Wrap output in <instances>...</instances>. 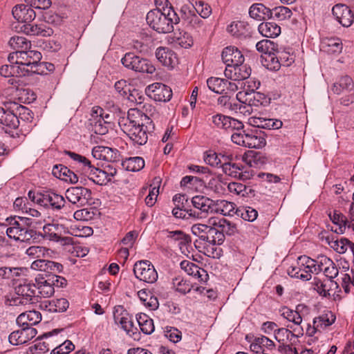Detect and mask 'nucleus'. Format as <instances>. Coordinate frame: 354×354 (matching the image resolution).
<instances>
[{
  "mask_svg": "<svg viewBox=\"0 0 354 354\" xmlns=\"http://www.w3.org/2000/svg\"><path fill=\"white\" fill-rule=\"evenodd\" d=\"M321 272L330 280L339 274L334 262L325 255L318 256L315 259L305 255L300 256L287 270L290 277L303 281H308L311 279L312 274H317Z\"/></svg>",
  "mask_w": 354,
  "mask_h": 354,
  "instance_id": "1",
  "label": "nucleus"
},
{
  "mask_svg": "<svg viewBox=\"0 0 354 354\" xmlns=\"http://www.w3.org/2000/svg\"><path fill=\"white\" fill-rule=\"evenodd\" d=\"M149 120L146 115H142L138 109H130L127 118H123L120 122L122 131L127 135L134 145H143L148 140V133L154 129V124L150 120L148 125L143 124V119Z\"/></svg>",
  "mask_w": 354,
  "mask_h": 354,
  "instance_id": "2",
  "label": "nucleus"
},
{
  "mask_svg": "<svg viewBox=\"0 0 354 354\" xmlns=\"http://www.w3.org/2000/svg\"><path fill=\"white\" fill-rule=\"evenodd\" d=\"M65 153L73 160V167L77 169V172L88 177L94 183L98 185H103L111 180V176L116 174V170L110 173V175L105 171L96 168L91 165V161L85 156L71 151H66Z\"/></svg>",
  "mask_w": 354,
  "mask_h": 354,
  "instance_id": "3",
  "label": "nucleus"
},
{
  "mask_svg": "<svg viewBox=\"0 0 354 354\" xmlns=\"http://www.w3.org/2000/svg\"><path fill=\"white\" fill-rule=\"evenodd\" d=\"M148 25L157 32L169 33L173 31L174 25L180 21V17L172 7L162 12L160 9H153L148 12L146 17Z\"/></svg>",
  "mask_w": 354,
  "mask_h": 354,
  "instance_id": "4",
  "label": "nucleus"
},
{
  "mask_svg": "<svg viewBox=\"0 0 354 354\" xmlns=\"http://www.w3.org/2000/svg\"><path fill=\"white\" fill-rule=\"evenodd\" d=\"M223 159L224 162L221 168L225 175L241 180H249L254 176V171L251 169L252 167L251 159L248 160L246 158L245 160L248 166L232 162V156H223Z\"/></svg>",
  "mask_w": 354,
  "mask_h": 354,
  "instance_id": "5",
  "label": "nucleus"
},
{
  "mask_svg": "<svg viewBox=\"0 0 354 354\" xmlns=\"http://www.w3.org/2000/svg\"><path fill=\"white\" fill-rule=\"evenodd\" d=\"M121 63L126 68L136 72L153 74L156 71L155 66L150 61L131 52L124 55L121 59Z\"/></svg>",
  "mask_w": 354,
  "mask_h": 354,
  "instance_id": "6",
  "label": "nucleus"
},
{
  "mask_svg": "<svg viewBox=\"0 0 354 354\" xmlns=\"http://www.w3.org/2000/svg\"><path fill=\"white\" fill-rule=\"evenodd\" d=\"M37 288L35 283L24 281L15 287V296L12 297L10 305L20 306L32 303V298L36 296Z\"/></svg>",
  "mask_w": 354,
  "mask_h": 354,
  "instance_id": "7",
  "label": "nucleus"
},
{
  "mask_svg": "<svg viewBox=\"0 0 354 354\" xmlns=\"http://www.w3.org/2000/svg\"><path fill=\"white\" fill-rule=\"evenodd\" d=\"M109 118V114L104 113L101 107H93L89 119L91 131L99 135L106 134L108 132Z\"/></svg>",
  "mask_w": 354,
  "mask_h": 354,
  "instance_id": "8",
  "label": "nucleus"
},
{
  "mask_svg": "<svg viewBox=\"0 0 354 354\" xmlns=\"http://www.w3.org/2000/svg\"><path fill=\"white\" fill-rule=\"evenodd\" d=\"M191 201L194 209L190 214L194 220L206 218L209 214H212L214 201L209 197L196 195L192 197Z\"/></svg>",
  "mask_w": 354,
  "mask_h": 354,
  "instance_id": "9",
  "label": "nucleus"
},
{
  "mask_svg": "<svg viewBox=\"0 0 354 354\" xmlns=\"http://www.w3.org/2000/svg\"><path fill=\"white\" fill-rule=\"evenodd\" d=\"M133 272L140 281L153 283L158 279V273L152 263L147 261H140L134 264Z\"/></svg>",
  "mask_w": 354,
  "mask_h": 354,
  "instance_id": "10",
  "label": "nucleus"
},
{
  "mask_svg": "<svg viewBox=\"0 0 354 354\" xmlns=\"http://www.w3.org/2000/svg\"><path fill=\"white\" fill-rule=\"evenodd\" d=\"M67 200L77 206H84L91 203V191L84 187H71L65 193Z\"/></svg>",
  "mask_w": 354,
  "mask_h": 354,
  "instance_id": "11",
  "label": "nucleus"
},
{
  "mask_svg": "<svg viewBox=\"0 0 354 354\" xmlns=\"http://www.w3.org/2000/svg\"><path fill=\"white\" fill-rule=\"evenodd\" d=\"M224 74L227 79L241 84V81L248 79L250 76L251 68L243 63L237 65L231 64V66L225 67Z\"/></svg>",
  "mask_w": 354,
  "mask_h": 354,
  "instance_id": "12",
  "label": "nucleus"
},
{
  "mask_svg": "<svg viewBox=\"0 0 354 354\" xmlns=\"http://www.w3.org/2000/svg\"><path fill=\"white\" fill-rule=\"evenodd\" d=\"M146 93L157 102H168L172 96L171 89L169 86L158 82L148 86L146 88Z\"/></svg>",
  "mask_w": 354,
  "mask_h": 354,
  "instance_id": "13",
  "label": "nucleus"
},
{
  "mask_svg": "<svg viewBox=\"0 0 354 354\" xmlns=\"http://www.w3.org/2000/svg\"><path fill=\"white\" fill-rule=\"evenodd\" d=\"M209 120L215 128L226 131H230L231 129L239 130L241 127V121L221 113L212 115Z\"/></svg>",
  "mask_w": 354,
  "mask_h": 354,
  "instance_id": "14",
  "label": "nucleus"
},
{
  "mask_svg": "<svg viewBox=\"0 0 354 354\" xmlns=\"http://www.w3.org/2000/svg\"><path fill=\"white\" fill-rule=\"evenodd\" d=\"M329 217L333 223V225H328L331 231L337 234H344L347 228L354 232V219L348 221L344 215L336 211L333 214H330Z\"/></svg>",
  "mask_w": 354,
  "mask_h": 354,
  "instance_id": "15",
  "label": "nucleus"
},
{
  "mask_svg": "<svg viewBox=\"0 0 354 354\" xmlns=\"http://www.w3.org/2000/svg\"><path fill=\"white\" fill-rule=\"evenodd\" d=\"M332 13L337 21L344 27H349L354 20L351 8L344 4H336L332 8Z\"/></svg>",
  "mask_w": 354,
  "mask_h": 354,
  "instance_id": "16",
  "label": "nucleus"
},
{
  "mask_svg": "<svg viewBox=\"0 0 354 354\" xmlns=\"http://www.w3.org/2000/svg\"><path fill=\"white\" fill-rule=\"evenodd\" d=\"M40 200V206L54 209H60L64 206L65 199L62 196L53 192L42 193Z\"/></svg>",
  "mask_w": 354,
  "mask_h": 354,
  "instance_id": "17",
  "label": "nucleus"
},
{
  "mask_svg": "<svg viewBox=\"0 0 354 354\" xmlns=\"http://www.w3.org/2000/svg\"><path fill=\"white\" fill-rule=\"evenodd\" d=\"M155 55L160 63L169 69L174 68L178 63L176 53L167 47L158 48Z\"/></svg>",
  "mask_w": 354,
  "mask_h": 354,
  "instance_id": "18",
  "label": "nucleus"
},
{
  "mask_svg": "<svg viewBox=\"0 0 354 354\" xmlns=\"http://www.w3.org/2000/svg\"><path fill=\"white\" fill-rule=\"evenodd\" d=\"M12 15L19 22L26 24L32 22L36 17V13L28 4H19L12 8Z\"/></svg>",
  "mask_w": 354,
  "mask_h": 354,
  "instance_id": "19",
  "label": "nucleus"
},
{
  "mask_svg": "<svg viewBox=\"0 0 354 354\" xmlns=\"http://www.w3.org/2000/svg\"><path fill=\"white\" fill-rule=\"evenodd\" d=\"M92 155L97 160L107 162H115L118 160L120 156L117 149L104 146L94 147L92 149Z\"/></svg>",
  "mask_w": 354,
  "mask_h": 354,
  "instance_id": "20",
  "label": "nucleus"
},
{
  "mask_svg": "<svg viewBox=\"0 0 354 354\" xmlns=\"http://www.w3.org/2000/svg\"><path fill=\"white\" fill-rule=\"evenodd\" d=\"M21 30L31 36L49 37L53 34V29L44 24H36L30 22L24 24Z\"/></svg>",
  "mask_w": 354,
  "mask_h": 354,
  "instance_id": "21",
  "label": "nucleus"
},
{
  "mask_svg": "<svg viewBox=\"0 0 354 354\" xmlns=\"http://www.w3.org/2000/svg\"><path fill=\"white\" fill-rule=\"evenodd\" d=\"M236 100L241 102H248L253 108H257L263 104L266 97L259 92L249 93L248 91H241L237 93Z\"/></svg>",
  "mask_w": 354,
  "mask_h": 354,
  "instance_id": "22",
  "label": "nucleus"
},
{
  "mask_svg": "<svg viewBox=\"0 0 354 354\" xmlns=\"http://www.w3.org/2000/svg\"><path fill=\"white\" fill-rule=\"evenodd\" d=\"M0 124L6 133L16 129L19 124L17 116L10 111L0 107Z\"/></svg>",
  "mask_w": 354,
  "mask_h": 354,
  "instance_id": "23",
  "label": "nucleus"
},
{
  "mask_svg": "<svg viewBox=\"0 0 354 354\" xmlns=\"http://www.w3.org/2000/svg\"><path fill=\"white\" fill-rule=\"evenodd\" d=\"M221 57L226 66H231V64L237 65L244 62V57L241 52L234 46L225 48L222 52Z\"/></svg>",
  "mask_w": 354,
  "mask_h": 354,
  "instance_id": "24",
  "label": "nucleus"
},
{
  "mask_svg": "<svg viewBox=\"0 0 354 354\" xmlns=\"http://www.w3.org/2000/svg\"><path fill=\"white\" fill-rule=\"evenodd\" d=\"M18 55L19 64L30 67L31 71H32L36 62H38L41 59V54L37 50H19Z\"/></svg>",
  "mask_w": 354,
  "mask_h": 354,
  "instance_id": "25",
  "label": "nucleus"
},
{
  "mask_svg": "<svg viewBox=\"0 0 354 354\" xmlns=\"http://www.w3.org/2000/svg\"><path fill=\"white\" fill-rule=\"evenodd\" d=\"M180 268L184 270L187 274L198 279L201 282H206L208 279L209 276L206 270L199 268L192 262L183 261L180 263Z\"/></svg>",
  "mask_w": 354,
  "mask_h": 354,
  "instance_id": "26",
  "label": "nucleus"
},
{
  "mask_svg": "<svg viewBox=\"0 0 354 354\" xmlns=\"http://www.w3.org/2000/svg\"><path fill=\"white\" fill-rule=\"evenodd\" d=\"M208 223L213 225V226H217V227H218L220 230V232H222V234L224 236L225 234L227 236H232L237 232L236 225L234 223L223 218H209L208 219Z\"/></svg>",
  "mask_w": 354,
  "mask_h": 354,
  "instance_id": "27",
  "label": "nucleus"
},
{
  "mask_svg": "<svg viewBox=\"0 0 354 354\" xmlns=\"http://www.w3.org/2000/svg\"><path fill=\"white\" fill-rule=\"evenodd\" d=\"M335 315L331 311H326L313 319V330H318L319 332H322L327 327L331 326L335 322Z\"/></svg>",
  "mask_w": 354,
  "mask_h": 354,
  "instance_id": "28",
  "label": "nucleus"
},
{
  "mask_svg": "<svg viewBox=\"0 0 354 354\" xmlns=\"http://www.w3.org/2000/svg\"><path fill=\"white\" fill-rule=\"evenodd\" d=\"M41 320V315L39 311L29 310L20 314L17 318L18 325H26L32 327Z\"/></svg>",
  "mask_w": 354,
  "mask_h": 354,
  "instance_id": "29",
  "label": "nucleus"
},
{
  "mask_svg": "<svg viewBox=\"0 0 354 354\" xmlns=\"http://www.w3.org/2000/svg\"><path fill=\"white\" fill-rule=\"evenodd\" d=\"M44 238L55 241L62 232L68 233L63 225L58 223H48L44 226Z\"/></svg>",
  "mask_w": 354,
  "mask_h": 354,
  "instance_id": "30",
  "label": "nucleus"
},
{
  "mask_svg": "<svg viewBox=\"0 0 354 354\" xmlns=\"http://www.w3.org/2000/svg\"><path fill=\"white\" fill-rule=\"evenodd\" d=\"M354 83L352 78L348 75L340 77L332 87L335 94L340 95L344 92H349L353 89Z\"/></svg>",
  "mask_w": 354,
  "mask_h": 354,
  "instance_id": "31",
  "label": "nucleus"
},
{
  "mask_svg": "<svg viewBox=\"0 0 354 354\" xmlns=\"http://www.w3.org/2000/svg\"><path fill=\"white\" fill-rule=\"evenodd\" d=\"M235 204L225 200L214 201L213 213L220 214L223 216L233 215L235 211Z\"/></svg>",
  "mask_w": 354,
  "mask_h": 354,
  "instance_id": "32",
  "label": "nucleus"
},
{
  "mask_svg": "<svg viewBox=\"0 0 354 354\" xmlns=\"http://www.w3.org/2000/svg\"><path fill=\"white\" fill-rule=\"evenodd\" d=\"M118 310L114 313V320L118 324H120L121 328L130 335L133 332V324L131 317L127 311H122L120 314H118Z\"/></svg>",
  "mask_w": 354,
  "mask_h": 354,
  "instance_id": "33",
  "label": "nucleus"
},
{
  "mask_svg": "<svg viewBox=\"0 0 354 354\" xmlns=\"http://www.w3.org/2000/svg\"><path fill=\"white\" fill-rule=\"evenodd\" d=\"M35 284L37 288V297H50L55 292L54 287L48 278L46 279H41V280L36 279V283Z\"/></svg>",
  "mask_w": 354,
  "mask_h": 354,
  "instance_id": "34",
  "label": "nucleus"
},
{
  "mask_svg": "<svg viewBox=\"0 0 354 354\" xmlns=\"http://www.w3.org/2000/svg\"><path fill=\"white\" fill-rule=\"evenodd\" d=\"M258 30L265 37H276L281 33V28L274 22H263L259 24Z\"/></svg>",
  "mask_w": 354,
  "mask_h": 354,
  "instance_id": "35",
  "label": "nucleus"
},
{
  "mask_svg": "<svg viewBox=\"0 0 354 354\" xmlns=\"http://www.w3.org/2000/svg\"><path fill=\"white\" fill-rule=\"evenodd\" d=\"M204 241L213 245H221L224 241V235L222 234V232H220L217 226H213V225L209 224Z\"/></svg>",
  "mask_w": 354,
  "mask_h": 354,
  "instance_id": "36",
  "label": "nucleus"
},
{
  "mask_svg": "<svg viewBox=\"0 0 354 354\" xmlns=\"http://www.w3.org/2000/svg\"><path fill=\"white\" fill-rule=\"evenodd\" d=\"M313 289L315 290L320 295L327 297L330 295V290L332 286H336L333 280H321L317 277H315L312 283Z\"/></svg>",
  "mask_w": 354,
  "mask_h": 354,
  "instance_id": "37",
  "label": "nucleus"
},
{
  "mask_svg": "<svg viewBox=\"0 0 354 354\" xmlns=\"http://www.w3.org/2000/svg\"><path fill=\"white\" fill-rule=\"evenodd\" d=\"M327 242L330 247L339 254L345 253L348 248L353 250L354 244H352L347 239L341 238L339 239H334L329 237L326 238Z\"/></svg>",
  "mask_w": 354,
  "mask_h": 354,
  "instance_id": "38",
  "label": "nucleus"
},
{
  "mask_svg": "<svg viewBox=\"0 0 354 354\" xmlns=\"http://www.w3.org/2000/svg\"><path fill=\"white\" fill-rule=\"evenodd\" d=\"M270 12V8H266L262 3L253 4L249 10L250 16L259 21L269 18Z\"/></svg>",
  "mask_w": 354,
  "mask_h": 354,
  "instance_id": "39",
  "label": "nucleus"
},
{
  "mask_svg": "<svg viewBox=\"0 0 354 354\" xmlns=\"http://www.w3.org/2000/svg\"><path fill=\"white\" fill-rule=\"evenodd\" d=\"M136 319L143 333L150 335L154 331L153 321L146 314L138 315Z\"/></svg>",
  "mask_w": 354,
  "mask_h": 354,
  "instance_id": "40",
  "label": "nucleus"
},
{
  "mask_svg": "<svg viewBox=\"0 0 354 354\" xmlns=\"http://www.w3.org/2000/svg\"><path fill=\"white\" fill-rule=\"evenodd\" d=\"M274 339L281 344H296L298 342L286 328H280L276 330Z\"/></svg>",
  "mask_w": 354,
  "mask_h": 354,
  "instance_id": "41",
  "label": "nucleus"
},
{
  "mask_svg": "<svg viewBox=\"0 0 354 354\" xmlns=\"http://www.w3.org/2000/svg\"><path fill=\"white\" fill-rule=\"evenodd\" d=\"M225 186L221 176H210L207 183V188L216 194H223L225 190Z\"/></svg>",
  "mask_w": 354,
  "mask_h": 354,
  "instance_id": "42",
  "label": "nucleus"
},
{
  "mask_svg": "<svg viewBox=\"0 0 354 354\" xmlns=\"http://www.w3.org/2000/svg\"><path fill=\"white\" fill-rule=\"evenodd\" d=\"M266 145L264 137L257 133H248L246 147L260 149Z\"/></svg>",
  "mask_w": 354,
  "mask_h": 354,
  "instance_id": "43",
  "label": "nucleus"
},
{
  "mask_svg": "<svg viewBox=\"0 0 354 354\" xmlns=\"http://www.w3.org/2000/svg\"><path fill=\"white\" fill-rule=\"evenodd\" d=\"M270 11L269 18L276 19L279 21L288 19L292 15V11L285 6H277L270 9Z\"/></svg>",
  "mask_w": 354,
  "mask_h": 354,
  "instance_id": "44",
  "label": "nucleus"
},
{
  "mask_svg": "<svg viewBox=\"0 0 354 354\" xmlns=\"http://www.w3.org/2000/svg\"><path fill=\"white\" fill-rule=\"evenodd\" d=\"M9 45L14 50H27L30 47V43L23 36L15 35L9 40Z\"/></svg>",
  "mask_w": 354,
  "mask_h": 354,
  "instance_id": "45",
  "label": "nucleus"
},
{
  "mask_svg": "<svg viewBox=\"0 0 354 354\" xmlns=\"http://www.w3.org/2000/svg\"><path fill=\"white\" fill-rule=\"evenodd\" d=\"M243 128L244 125L241 122V127L239 130L231 129L230 131H232L231 140L234 144L246 147V142L248 133L245 132Z\"/></svg>",
  "mask_w": 354,
  "mask_h": 354,
  "instance_id": "46",
  "label": "nucleus"
},
{
  "mask_svg": "<svg viewBox=\"0 0 354 354\" xmlns=\"http://www.w3.org/2000/svg\"><path fill=\"white\" fill-rule=\"evenodd\" d=\"M123 165L128 171H138L145 167V160L139 156L131 157L124 161Z\"/></svg>",
  "mask_w": 354,
  "mask_h": 354,
  "instance_id": "47",
  "label": "nucleus"
},
{
  "mask_svg": "<svg viewBox=\"0 0 354 354\" xmlns=\"http://www.w3.org/2000/svg\"><path fill=\"white\" fill-rule=\"evenodd\" d=\"M225 79L211 77L207 80V85L209 90L216 93H221L225 91Z\"/></svg>",
  "mask_w": 354,
  "mask_h": 354,
  "instance_id": "48",
  "label": "nucleus"
},
{
  "mask_svg": "<svg viewBox=\"0 0 354 354\" xmlns=\"http://www.w3.org/2000/svg\"><path fill=\"white\" fill-rule=\"evenodd\" d=\"M322 48L328 53H339L342 50V44L339 38H330L322 43Z\"/></svg>",
  "mask_w": 354,
  "mask_h": 354,
  "instance_id": "49",
  "label": "nucleus"
},
{
  "mask_svg": "<svg viewBox=\"0 0 354 354\" xmlns=\"http://www.w3.org/2000/svg\"><path fill=\"white\" fill-rule=\"evenodd\" d=\"M223 156L213 151H209L204 155V161L212 167H221L224 162Z\"/></svg>",
  "mask_w": 354,
  "mask_h": 354,
  "instance_id": "50",
  "label": "nucleus"
},
{
  "mask_svg": "<svg viewBox=\"0 0 354 354\" xmlns=\"http://www.w3.org/2000/svg\"><path fill=\"white\" fill-rule=\"evenodd\" d=\"M227 189L231 193L243 197L248 196L252 191V189L250 187H248L246 185L241 183L236 182L230 183L227 185Z\"/></svg>",
  "mask_w": 354,
  "mask_h": 354,
  "instance_id": "51",
  "label": "nucleus"
},
{
  "mask_svg": "<svg viewBox=\"0 0 354 354\" xmlns=\"http://www.w3.org/2000/svg\"><path fill=\"white\" fill-rule=\"evenodd\" d=\"M245 24L243 21H233L227 26V31L234 37H241L246 33Z\"/></svg>",
  "mask_w": 354,
  "mask_h": 354,
  "instance_id": "52",
  "label": "nucleus"
},
{
  "mask_svg": "<svg viewBox=\"0 0 354 354\" xmlns=\"http://www.w3.org/2000/svg\"><path fill=\"white\" fill-rule=\"evenodd\" d=\"M21 327L19 330L21 335V341L23 342V344L27 343L32 339H33L37 333V330L31 326H28L26 325H19Z\"/></svg>",
  "mask_w": 354,
  "mask_h": 354,
  "instance_id": "53",
  "label": "nucleus"
},
{
  "mask_svg": "<svg viewBox=\"0 0 354 354\" xmlns=\"http://www.w3.org/2000/svg\"><path fill=\"white\" fill-rule=\"evenodd\" d=\"M48 252L49 250L44 247L34 245L29 247L26 250V254L29 257L39 259L45 257L46 254H48Z\"/></svg>",
  "mask_w": 354,
  "mask_h": 354,
  "instance_id": "54",
  "label": "nucleus"
},
{
  "mask_svg": "<svg viewBox=\"0 0 354 354\" xmlns=\"http://www.w3.org/2000/svg\"><path fill=\"white\" fill-rule=\"evenodd\" d=\"M281 315L291 323H301L302 317L297 310H291L285 307L281 310Z\"/></svg>",
  "mask_w": 354,
  "mask_h": 354,
  "instance_id": "55",
  "label": "nucleus"
},
{
  "mask_svg": "<svg viewBox=\"0 0 354 354\" xmlns=\"http://www.w3.org/2000/svg\"><path fill=\"white\" fill-rule=\"evenodd\" d=\"M55 70L54 64L49 62H41L39 61L36 62V64L34 66L32 70V73H36L39 75H44L48 72H53Z\"/></svg>",
  "mask_w": 354,
  "mask_h": 354,
  "instance_id": "56",
  "label": "nucleus"
},
{
  "mask_svg": "<svg viewBox=\"0 0 354 354\" xmlns=\"http://www.w3.org/2000/svg\"><path fill=\"white\" fill-rule=\"evenodd\" d=\"M175 38L176 44L182 48H187L193 45L192 37L187 32H180V35L176 36Z\"/></svg>",
  "mask_w": 354,
  "mask_h": 354,
  "instance_id": "57",
  "label": "nucleus"
},
{
  "mask_svg": "<svg viewBox=\"0 0 354 354\" xmlns=\"http://www.w3.org/2000/svg\"><path fill=\"white\" fill-rule=\"evenodd\" d=\"M191 212H192V209H187L185 207H175L172 209V214L174 217L187 221L194 220Z\"/></svg>",
  "mask_w": 354,
  "mask_h": 354,
  "instance_id": "58",
  "label": "nucleus"
},
{
  "mask_svg": "<svg viewBox=\"0 0 354 354\" xmlns=\"http://www.w3.org/2000/svg\"><path fill=\"white\" fill-rule=\"evenodd\" d=\"M74 349V344L70 340H66L64 343L53 349L50 354H69Z\"/></svg>",
  "mask_w": 354,
  "mask_h": 354,
  "instance_id": "59",
  "label": "nucleus"
},
{
  "mask_svg": "<svg viewBox=\"0 0 354 354\" xmlns=\"http://www.w3.org/2000/svg\"><path fill=\"white\" fill-rule=\"evenodd\" d=\"M173 285L176 291L184 295L189 292L192 289L190 284L181 278H176L173 281Z\"/></svg>",
  "mask_w": 354,
  "mask_h": 354,
  "instance_id": "60",
  "label": "nucleus"
},
{
  "mask_svg": "<svg viewBox=\"0 0 354 354\" xmlns=\"http://www.w3.org/2000/svg\"><path fill=\"white\" fill-rule=\"evenodd\" d=\"M209 226V224L208 223L207 225L201 223L194 224L192 226L191 231L193 234L198 236L200 239L204 241Z\"/></svg>",
  "mask_w": 354,
  "mask_h": 354,
  "instance_id": "61",
  "label": "nucleus"
},
{
  "mask_svg": "<svg viewBox=\"0 0 354 354\" xmlns=\"http://www.w3.org/2000/svg\"><path fill=\"white\" fill-rule=\"evenodd\" d=\"M257 344L260 345L261 350L263 351H272L275 347L274 342L263 335L257 337Z\"/></svg>",
  "mask_w": 354,
  "mask_h": 354,
  "instance_id": "62",
  "label": "nucleus"
},
{
  "mask_svg": "<svg viewBox=\"0 0 354 354\" xmlns=\"http://www.w3.org/2000/svg\"><path fill=\"white\" fill-rule=\"evenodd\" d=\"M165 333L167 338L174 343L180 342L182 337L181 332L177 328L171 326L165 328Z\"/></svg>",
  "mask_w": 354,
  "mask_h": 354,
  "instance_id": "63",
  "label": "nucleus"
},
{
  "mask_svg": "<svg viewBox=\"0 0 354 354\" xmlns=\"http://www.w3.org/2000/svg\"><path fill=\"white\" fill-rule=\"evenodd\" d=\"M277 54L281 66H289L295 61V56L290 51H279Z\"/></svg>",
  "mask_w": 354,
  "mask_h": 354,
  "instance_id": "64",
  "label": "nucleus"
}]
</instances>
